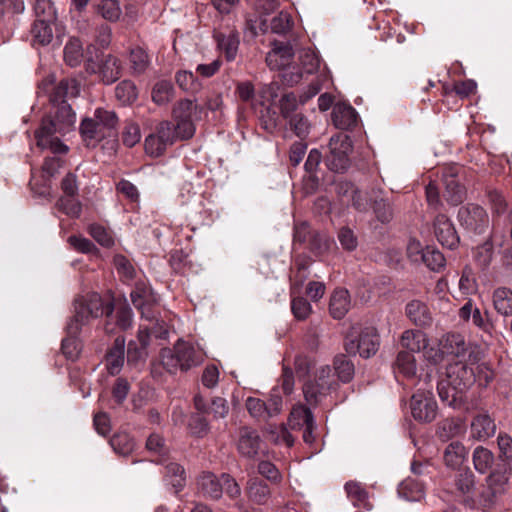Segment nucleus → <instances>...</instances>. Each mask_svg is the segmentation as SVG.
I'll return each instance as SVG.
<instances>
[{
    "mask_svg": "<svg viewBox=\"0 0 512 512\" xmlns=\"http://www.w3.org/2000/svg\"><path fill=\"white\" fill-rule=\"evenodd\" d=\"M479 352L471 351L468 358L453 360L446 367V377L437 386L442 402L454 405L462 394L476 382L475 364L479 362Z\"/></svg>",
    "mask_w": 512,
    "mask_h": 512,
    "instance_id": "f257e3e1",
    "label": "nucleus"
},
{
    "mask_svg": "<svg viewBox=\"0 0 512 512\" xmlns=\"http://www.w3.org/2000/svg\"><path fill=\"white\" fill-rule=\"evenodd\" d=\"M203 361V352L192 343L183 340H178L172 348H164L160 352L161 365L171 375L178 371L187 372Z\"/></svg>",
    "mask_w": 512,
    "mask_h": 512,
    "instance_id": "f03ea898",
    "label": "nucleus"
},
{
    "mask_svg": "<svg viewBox=\"0 0 512 512\" xmlns=\"http://www.w3.org/2000/svg\"><path fill=\"white\" fill-rule=\"evenodd\" d=\"M339 386V382L329 365L320 366L314 375L313 380L307 381L303 385V394L305 400L310 405L321 403L332 391Z\"/></svg>",
    "mask_w": 512,
    "mask_h": 512,
    "instance_id": "7ed1b4c3",
    "label": "nucleus"
},
{
    "mask_svg": "<svg viewBox=\"0 0 512 512\" xmlns=\"http://www.w3.org/2000/svg\"><path fill=\"white\" fill-rule=\"evenodd\" d=\"M107 317L104 324V331L107 334H114L116 329L127 330L132 327L133 312L129 305L120 303L117 306L113 302L101 303L98 310Z\"/></svg>",
    "mask_w": 512,
    "mask_h": 512,
    "instance_id": "20e7f679",
    "label": "nucleus"
},
{
    "mask_svg": "<svg viewBox=\"0 0 512 512\" xmlns=\"http://www.w3.org/2000/svg\"><path fill=\"white\" fill-rule=\"evenodd\" d=\"M329 154H327L325 163L329 170L343 172L349 166L348 153L351 149L349 137L338 134L330 138Z\"/></svg>",
    "mask_w": 512,
    "mask_h": 512,
    "instance_id": "39448f33",
    "label": "nucleus"
},
{
    "mask_svg": "<svg viewBox=\"0 0 512 512\" xmlns=\"http://www.w3.org/2000/svg\"><path fill=\"white\" fill-rule=\"evenodd\" d=\"M346 351L359 354L363 358L374 355L379 347V336L373 327H366L357 336H349L345 343Z\"/></svg>",
    "mask_w": 512,
    "mask_h": 512,
    "instance_id": "423d86ee",
    "label": "nucleus"
},
{
    "mask_svg": "<svg viewBox=\"0 0 512 512\" xmlns=\"http://www.w3.org/2000/svg\"><path fill=\"white\" fill-rule=\"evenodd\" d=\"M410 409L415 420L430 423L436 418L438 407L431 392L419 390L411 397Z\"/></svg>",
    "mask_w": 512,
    "mask_h": 512,
    "instance_id": "0eeeda50",
    "label": "nucleus"
},
{
    "mask_svg": "<svg viewBox=\"0 0 512 512\" xmlns=\"http://www.w3.org/2000/svg\"><path fill=\"white\" fill-rule=\"evenodd\" d=\"M458 218L462 226L476 234L484 233L489 226V217L486 211L476 204L461 207Z\"/></svg>",
    "mask_w": 512,
    "mask_h": 512,
    "instance_id": "6e6552de",
    "label": "nucleus"
},
{
    "mask_svg": "<svg viewBox=\"0 0 512 512\" xmlns=\"http://www.w3.org/2000/svg\"><path fill=\"white\" fill-rule=\"evenodd\" d=\"M51 115L45 117L41 124H47L49 129L58 131L59 134H65L75 124L76 116L68 103H61L53 106Z\"/></svg>",
    "mask_w": 512,
    "mask_h": 512,
    "instance_id": "1a4fd4ad",
    "label": "nucleus"
},
{
    "mask_svg": "<svg viewBox=\"0 0 512 512\" xmlns=\"http://www.w3.org/2000/svg\"><path fill=\"white\" fill-rule=\"evenodd\" d=\"M439 346L443 354L453 356L454 360L468 358L469 352L476 351L467 345L464 336L459 333L445 334L441 338Z\"/></svg>",
    "mask_w": 512,
    "mask_h": 512,
    "instance_id": "9d476101",
    "label": "nucleus"
},
{
    "mask_svg": "<svg viewBox=\"0 0 512 512\" xmlns=\"http://www.w3.org/2000/svg\"><path fill=\"white\" fill-rule=\"evenodd\" d=\"M434 234L438 242L449 249L459 244V236L452 222L443 214L438 215L434 221Z\"/></svg>",
    "mask_w": 512,
    "mask_h": 512,
    "instance_id": "9b49d317",
    "label": "nucleus"
},
{
    "mask_svg": "<svg viewBox=\"0 0 512 512\" xmlns=\"http://www.w3.org/2000/svg\"><path fill=\"white\" fill-rule=\"evenodd\" d=\"M262 440L259 433L249 427H242L239 430L237 448L239 453L247 458H254L260 451Z\"/></svg>",
    "mask_w": 512,
    "mask_h": 512,
    "instance_id": "f8f14e48",
    "label": "nucleus"
},
{
    "mask_svg": "<svg viewBox=\"0 0 512 512\" xmlns=\"http://www.w3.org/2000/svg\"><path fill=\"white\" fill-rule=\"evenodd\" d=\"M123 66L119 58L112 54L103 55L98 63V78L104 84H112L122 74Z\"/></svg>",
    "mask_w": 512,
    "mask_h": 512,
    "instance_id": "ddd939ff",
    "label": "nucleus"
},
{
    "mask_svg": "<svg viewBox=\"0 0 512 512\" xmlns=\"http://www.w3.org/2000/svg\"><path fill=\"white\" fill-rule=\"evenodd\" d=\"M55 134H59V132L49 129L47 124H41L35 132L37 146L41 149H49L54 154H65L68 147Z\"/></svg>",
    "mask_w": 512,
    "mask_h": 512,
    "instance_id": "4468645a",
    "label": "nucleus"
},
{
    "mask_svg": "<svg viewBox=\"0 0 512 512\" xmlns=\"http://www.w3.org/2000/svg\"><path fill=\"white\" fill-rule=\"evenodd\" d=\"M332 122L341 130H349L356 126L358 114L349 104L337 103L333 106Z\"/></svg>",
    "mask_w": 512,
    "mask_h": 512,
    "instance_id": "2eb2a0df",
    "label": "nucleus"
},
{
    "mask_svg": "<svg viewBox=\"0 0 512 512\" xmlns=\"http://www.w3.org/2000/svg\"><path fill=\"white\" fill-rule=\"evenodd\" d=\"M125 337L118 336L105 356V365L110 375L118 374L124 364Z\"/></svg>",
    "mask_w": 512,
    "mask_h": 512,
    "instance_id": "dca6fc26",
    "label": "nucleus"
},
{
    "mask_svg": "<svg viewBox=\"0 0 512 512\" xmlns=\"http://www.w3.org/2000/svg\"><path fill=\"white\" fill-rule=\"evenodd\" d=\"M496 432L494 419L486 413H479L474 416L471 422V437L478 441H485Z\"/></svg>",
    "mask_w": 512,
    "mask_h": 512,
    "instance_id": "f3484780",
    "label": "nucleus"
},
{
    "mask_svg": "<svg viewBox=\"0 0 512 512\" xmlns=\"http://www.w3.org/2000/svg\"><path fill=\"white\" fill-rule=\"evenodd\" d=\"M322 155L317 149H312L306 159L304 168L305 175L303 177L304 185L307 190H317L320 185V177L317 169L321 163Z\"/></svg>",
    "mask_w": 512,
    "mask_h": 512,
    "instance_id": "a211bd4d",
    "label": "nucleus"
},
{
    "mask_svg": "<svg viewBox=\"0 0 512 512\" xmlns=\"http://www.w3.org/2000/svg\"><path fill=\"white\" fill-rule=\"evenodd\" d=\"M344 490L353 506L363 507L366 510L372 509L373 505L369 500V493L362 483L350 480L345 483Z\"/></svg>",
    "mask_w": 512,
    "mask_h": 512,
    "instance_id": "6ab92c4d",
    "label": "nucleus"
},
{
    "mask_svg": "<svg viewBox=\"0 0 512 512\" xmlns=\"http://www.w3.org/2000/svg\"><path fill=\"white\" fill-rule=\"evenodd\" d=\"M79 94L77 81L74 79H63L54 88L50 94V102L53 106L61 103H67L66 98H73Z\"/></svg>",
    "mask_w": 512,
    "mask_h": 512,
    "instance_id": "aec40b11",
    "label": "nucleus"
},
{
    "mask_svg": "<svg viewBox=\"0 0 512 512\" xmlns=\"http://www.w3.org/2000/svg\"><path fill=\"white\" fill-rule=\"evenodd\" d=\"M351 301L348 290L338 288L334 290L329 304V311L334 319H342L350 310Z\"/></svg>",
    "mask_w": 512,
    "mask_h": 512,
    "instance_id": "412c9836",
    "label": "nucleus"
},
{
    "mask_svg": "<svg viewBox=\"0 0 512 512\" xmlns=\"http://www.w3.org/2000/svg\"><path fill=\"white\" fill-rule=\"evenodd\" d=\"M246 494L252 503L257 505H265L271 496V491L265 482L258 479L257 477H253L250 478L247 482Z\"/></svg>",
    "mask_w": 512,
    "mask_h": 512,
    "instance_id": "4be33fe9",
    "label": "nucleus"
},
{
    "mask_svg": "<svg viewBox=\"0 0 512 512\" xmlns=\"http://www.w3.org/2000/svg\"><path fill=\"white\" fill-rule=\"evenodd\" d=\"M405 311L407 317L417 326H428L432 322L427 305L420 300H412L407 303Z\"/></svg>",
    "mask_w": 512,
    "mask_h": 512,
    "instance_id": "5701e85b",
    "label": "nucleus"
},
{
    "mask_svg": "<svg viewBox=\"0 0 512 512\" xmlns=\"http://www.w3.org/2000/svg\"><path fill=\"white\" fill-rule=\"evenodd\" d=\"M398 494L408 501H420L425 495L424 482L414 477H407L399 484Z\"/></svg>",
    "mask_w": 512,
    "mask_h": 512,
    "instance_id": "b1692460",
    "label": "nucleus"
},
{
    "mask_svg": "<svg viewBox=\"0 0 512 512\" xmlns=\"http://www.w3.org/2000/svg\"><path fill=\"white\" fill-rule=\"evenodd\" d=\"M60 165L59 157H46L41 168V180H38L35 175L32 177L33 189L49 188L50 179L56 174Z\"/></svg>",
    "mask_w": 512,
    "mask_h": 512,
    "instance_id": "393cba45",
    "label": "nucleus"
},
{
    "mask_svg": "<svg viewBox=\"0 0 512 512\" xmlns=\"http://www.w3.org/2000/svg\"><path fill=\"white\" fill-rule=\"evenodd\" d=\"M198 487L204 496L219 499L222 496V476L217 478L212 473H204L198 479Z\"/></svg>",
    "mask_w": 512,
    "mask_h": 512,
    "instance_id": "a878e982",
    "label": "nucleus"
},
{
    "mask_svg": "<svg viewBox=\"0 0 512 512\" xmlns=\"http://www.w3.org/2000/svg\"><path fill=\"white\" fill-rule=\"evenodd\" d=\"M400 344L410 353L420 352L427 344L426 335L420 330H406L403 332Z\"/></svg>",
    "mask_w": 512,
    "mask_h": 512,
    "instance_id": "bb28decb",
    "label": "nucleus"
},
{
    "mask_svg": "<svg viewBox=\"0 0 512 512\" xmlns=\"http://www.w3.org/2000/svg\"><path fill=\"white\" fill-rule=\"evenodd\" d=\"M92 314V302H88L84 297L76 299L74 319L68 324L69 332L75 333L78 330L79 324L85 323L90 317H92Z\"/></svg>",
    "mask_w": 512,
    "mask_h": 512,
    "instance_id": "cd10ccee",
    "label": "nucleus"
},
{
    "mask_svg": "<svg viewBox=\"0 0 512 512\" xmlns=\"http://www.w3.org/2000/svg\"><path fill=\"white\" fill-rule=\"evenodd\" d=\"M465 432V425L460 418H447L438 425L437 435L443 441L459 436Z\"/></svg>",
    "mask_w": 512,
    "mask_h": 512,
    "instance_id": "c85d7f7f",
    "label": "nucleus"
},
{
    "mask_svg": "<svg viewBox=\"0 0 512 512\" xmlns=\"http://www.w3.org/2000/svg\"><path fill=\"white\" fill-rule=\"evenodd\" d=\"M467 451L464 445L458 441L451 442L444 450V462L450 468H457L466 459Z\"/></svg>",
    "mask_w": 512,
    "mask_h": 512,
    "instance_id": "c756f323",
    "label": "nucleus"
},
{
    "mask_svg": "<svg viewBox=\"0 0 512 512\" xmlns=\"http://www.w3.org/2000/svg\"><path fill=\"white\" fill-rule=\"evenodd\" d=\"M214 37L218 48L225 54L226 59L228 61L234 60L239 46L238 34L234 32H230L228 35L217 33Z\"/></svg>",
    "mask_w": 512,
    "mask_h": 512,
    "instance_id": "7c9ffc66",
    "label": "nucleus"
},
{
    "mask_svg": "<svg viewBox=\"0 0 512 512\" xmlns=\"http://www.w3.org/2000/svg\"><path fill=\"white\" fill-rule=\"evenodd\" d=\"M493 305L495 310L507 317L512 315V290L506 287L497 288L493 292Z\"/></svg>",
    "mask_w": 512,
    "mask_h": 512,
    "instance_id": "2f4dec72",
    "label": "nucleus"
},
{
    "mask_svg": "<svg viewBox=\"0 0 512 512\" xmlns=\"http://www.w3.org/2000/svg\"><path fill=\"white\" fill-rule=\"evenodd\" d=\"M332 370L338 382H350L354 376V364L343 354L335 356Z\"/></svg>",
    "mask_w": 512,
    "mask_h": 512,
    "instance_id": "473e14b6",
    "label": "nucleus"
},
{
    "mask_svg": "<svg viewBox=\"0 0 512 512\" xmlns=\"http://www.w3.org/2000/svg\"><path fill=\"white\" fill-rule=\"evenodd\" d=\"M164 464L165 480L178 492L185 485L186 477L184 468L176 462H165Z\"/></svg>",
    "mask_w": 512,
    "mask_h": 512,
    "instance_id": "72a5a7b5",
    "label": "nucleus"
},
{
    "mask_svg": "<svg viewBox=\"0 0 512 512\" xmlns=\"http://www.w3.org/2000/svg\"><path fill=\"white\" fill-rule=\"evenodd\" d=\"M53 20L36 19L32 26V36L35 43L47 45L53 38L51 22Z\"/></svg>",
    "mask_w": 512,
    "mask_h": 512,
    "instance_id": "f704fd0d",
    "label": "nucleus"
},
{
    "mask_svg": "<svg viewBox=\"0 0 512 512\" xmlns=\"http://www.w3.org/2000/svg\"><path fill=\"white\" fill-rule=\"evenodd\" d=\"M115 97L124 106L133 104L138 98L136 85L130 80L121 81L115 88Z\"/></svg>",
    "mask_w": 512,
    "mask_h": 512,
    "instance_id": "c9c22d12",
    "label": "nucleus"
},
{
    "mask_svg": "<svg viewBox=\"0 0 512 512\" xmlns=\"http://www.w3.org/2000/svg\"><path fill=\"white\" fill-rule=\"evenodd\" d=\"M312 420H314V417L311 410L303 405H297L293 407L290 413L288 425L292 430L302 429Z\"/></svg>",
    "mask_w": 512,
    "mask_h": 512,
    "instance_id": "e433bc0d",
    "label": "nucleus"
},
{
    "mask_svg": "<svg viewBox=\"0 0 512 512\" xmlns=\"http://www.w3.org/2000/svg\"><path fill=\"white\" fill-rule=\"evenodd\" d=\"M460 167L446 168L442 174V182L447 192H460L462 189L467 190L468 187L461 183Z\"/></svg>",
    "mask_w": 512,
    "mask_h": 512,
    "instance_id": "4c0bfd02",
    "label": "nucleus"
},
{
    "mask_svg": "<svg viewBox=\"0 0 512 512\" xmlns=\"http://www.w3.org/2000/svg\"><path fill=\"white\" fill-rule=\"evenodd\" d=\"M174 97V87L170 81L160 80L152 89V100L157 105H165Z\"/></svg>",
    "mask_w": 512,
    "mask_h": 512,
    "instance_id": "58836bf2",
    "label": "nucleus"
},
{
    "mask_svg": "<svg viewBox=\"0 0 512 512\" xmlns=\"http://www.w3.org/2000/svg\"><path fill=\"white\" fill-rule=\"evenodd\" d=\"M175 81L180 89L188 93H196L200 91L201 82L191 71H178L175 75Z\"/></svg>",
    "mask_w": 512,
    "mask_h": 512,
    "instance_id": "ea45409f",
    "label": "nucleus"
},
{
    "mask_svg": "<svg viewBox=\"0 0 512 512\" xmlns=\"http://www.w3.org/2000/svg\"><path fill=\"white\" fill-rule=\"evenodd\" d=\"M299 102L300 99L298 100L296 95L292 92L282 95L278 106L280 114L285 119V121L301 113L299 111Z\"/></svg>",
    "mask_w": 512,
    "mask_h": 512,
    "instance_id": "a19ab883",
    "label": "nucleus"
},
{
    "mask_svg": "<svg viewBox=\"0 0 512 512\" xmlns=\"http://www.w3.org/2000/svg\"><path fill=\"white\" fill-rule=\"evenodd\" d=\"M109 443L116 453L123 456L130 454L135 446L134 440L126 432L115 434Z\"/></svg>",
    "mask_w": 512,
    "mask_h": 512,
    "instance_id": "79ce46f5",
    "label": "nucleus"
},
{
    "mask_svg": "<svg viewBox=\"0 0 512 512\" xmlns=\"http://www.w3.org/2000/svg\"><path fill=\"white\" fill-rule=\"evenodd\" d=\"M333 244V239L324 233L314 232L309 238V249L318 256L327 253Z\"/></svg>",
    "mask_w": 512,
    "mask_h": 512,
    "instance_id": "37998d69",
    "label": "nucleus"
},
{
    "mask_svg": "<svg viewBox=\"0 0 512 512\" xmlns=\"http://www.w3.org/2000/svg\"><path fill=\"white\" fill-rule=\"evenodd\" d=\"M494 456L490 450L482 446L477 447L473 452V463L475 469L480 473H486L492 467Z\"/></svg>",
    "mask_w": 512,
    "mask_h": 512,
    "instance_id": "c03bdc74",
    "label": "nucleus"
},
{
    "mask_svg": "<svg viewBox=\"0 0 512 512\" xmlns=\"http://www.w3.org/2000/svg\"><path fill=\"white\" fill-rule=\"evenodd\" d=\"M396 365L400 373L410 378L416 374L415 357L410 352L400 351L397 356Z\"/></svg>",
    "mask_w": 512,
    "mask_h": 512,
    "instance_id": "a18cd8bd",
    "label": "nucleus"
},
{
    "mask_svg": "<svg viewBox=\"0 0 512 512\" xmlns=\"http://www.w3.org/2000/svg\"><path fill=\"white\" fill-rule=\"evenodd\" d=\"M421 263H424L430 270L439 272L445 267L446 259L435 247L427 246L425 257H423Z\"/></svg>",
    "mask_w": 512,
    "mask_h": 512,
    "instance_id": "49530a36",
    "label": "nucleus"
},
{
    "mask_svg": "<svg viewBox=\"0 0 512 512\" xmlns=\"http://www.w3.org/2000/svg\"><path fill=\"white\" fill-rule=\"evenodd\" d=\"M337 239L342 249L349 253L355 251L359 244L357 235L347 226H343L338 230Z\"/></svg>",
    "mask_w": 512,
    "mask_h": 512,
    "instance_id": "de8ad7c7",
    "label": "nucleus"
},
{
    "mask_svg": "<svg viewBox=\"0 0 512 512\" xmlns=\"http://www.w3.org/2000/svg\"><path fill=\"white\" fill-rule=\"evenodd\" d=\"M101 142V150L107 159L103 162H109L115 155L118 149V132H111V134H103L102 138L98 137V143Z\"/></svg>",
    "mask_w": 512,
    "mask_h": 512,
    "instance_id": "09e8293b",
    "label": "nucleus"
},
{
    "mask_svg": "<svg viewBox=\"0 0 512 512\" xmlns=\"http://www.w3.org/2000/svg\"><path fill=\"white\" fill-rule=\"evenodd\" d=\"M118 117L114 111L102 110L98 108V134L104 129L107 134L117 132Z\"/></svg>",
    "mask_w": 512,
    "mask_h": 512,
    "instance_id": "8fccbe9b",
    "label": "nucleus"
},
{
    "mask_svg": "<svg viewBox=\"0 0 512 512\" xmlns=\"http://www.w3.org/2000/svg\"><path fill=\"white\" fill-rule=\"evenodd\" d=\"M57 205L60 210L72 217H77L81 211V204L75 197V194H63L59 198Z\"/></svg>",
    "mask_w": 512,
    "mask_h": 512,
    "instance_id": "3c124183",
    "label": "nucleus"
},
{
    "mask_svg": "<svg viewBox=\"0 0 512 512\" xmlns=\"http://www.w3.org/2000/svg\"><path fill=\"white\" fill-rule=\"evenodd\" d=\"M130 63L134 74H142L149 64L147 53L140 47L132 49L130 52Z\"/></svg>",
    "mask_w": 512,
    "mask_h": 512,
    "instance_id": "603ef678",
    "label": "nucleus"
},
{
    "mask_svg": "<svg viewBox=\"0 0 512 512\" xmlns=\"http://www.w3.org/2000/svg\"><path fill=\"white\" fill-rule=\"evenodd\" d=\"M109 21H117L122 13L117 0H102L98 4V14Z\"/></svg>",
    "mask_w": 512,
    "mask_h": 512,
    "instance_id": "864d4df0",
    "label": "nucleus"
},
{
    "mask_svg": "<svg viewBox=\"0 0 512 512\" xmlns=\"http://www.w3.org/2000/svg\"><path fill=\"white\" fill-rule=\"evenodd\" d=\"M82 57L81 44L79 40L72 39L64 47V60L71 66L75 67L80 63Z\"/></svg>",
    "mask_w": 512,
    "mask_h": 512,
    "instance_id": "5fc2aeb1",
    "label": "nucleus"
},
{
    "mask_svg": "<svg viewBox=\"0 0 512 512\" xmlns=\"http://www.w3.org/2000/svg\"><path fill=\"white\" fill-rule=\"evenodd\" d=\"M83 142L89 148L96 147V123L91 118H85L80 125Z\"/></svg>",
    "mask_w": 512,
    "mask_h": 512,
    "instance_id": "6e6d98bb",
    "label": "nucleus"
},
{
    "mask_svg": "<svg viewBox=\"0 0 512 512\" xmlns=\"http://www.w3.org/2000/svg\"><path fill=\"white\" fill-rule=\"evenodd\" d=\"M286 122L298 137H305L309 133L310 123L302 112L289 118Z\"/></svg>",
    "mask_w": 512,
    "mask_h": 512,
    "instance_id": "4d7b16f0",
    "label": "nucleus"
},
{
    "mask_svg": "<svg viewBox=\"0 0 512 512\" xmlns=\"http://www.w3.org/2000/svg\"><path fill=\"white\" fill-rule=\"evenodd\" d=\"M291 310L295 318L305 320L312 312L311 304L303 297H294L291 301Z\"/></svg>",
    "mask_w": 512,
    "mask_h": 512,
    "instance_id": "13d9d810",
    "label": "nucleus"
},
{
    "mask_svg": "<svg viewBox=\"0 0 512 512\" xmlns=\"http://www.w3.org/2000/svg\"><path fill=\"white\" fill-rule=\"evenodd\" d=\"M246 408L250 415L259 420H267L266 403L259 398L249 397L246 400Z\"/></svg>",
    "mask_w": 512,
    "mask_h": 512,
    "instance_id": "bf43d9fd",
    "label": "nucleus"
},
{
    "mask_svg": "<svg viewBox=\"0 0 512 512\" xmlns=\"http://www.w3.org/2000/svg\"><path fill=\"white\" fill-rule=\"evenodd\" d=\"M146 447L149 451L159 455V458L156 460L158 463H165L166 459L164 458V456L166 455V447L164 444V440L160 435H150V437L147 439Z\"/></svg>",
    "mask_w": 512,
    "mask_h": 512,
    "instance_id": "052dcab7",
    "label": "nucleus"
},
{
    "mask_svg": "<svg viewBox=\"0 0 512 512\" xmlns=\"http://www.w3.org/2000/svg\"><path fill=\"white\" fill-rule=\"evenodd\" d=\"M197 109V105L191 100H182L173 108V117L175 120L192 119V115Z\"/></svg>",
    "mask_w": 512,
    "mask_h": 512,
    "instance_id": "680f3d73",
    "label": "nucleus"
},
{
    "mask_svg": "<svg viewBox=\"0 0 512 512\" xmlns=\"http://www.w3.org/2000/svg\"><path fill=\"white\" fill-rule=\"evenodd\" d=\"M258 472L271 483L278 484L282 480V475L277 467L269 461H261L258 464Z\"/></svg>",
    "mask_w": 512,
    "mask_h": 512,
    "instance_id": "e2e57ef3",
    "label": "nucleus"
},
{
    "mask_svg": "<svg viewBox=\"0 0 512 512\" xmlns=\"http://www.w3.org/2000/svg\"><path fill=\"white\" fill-rule=\"evenodd\" d=\"M148 356V350L143 346L139 345L137 341L131 340L128 343L127 348V360L128 362L138 363L144 362Z\"/></svg>",
    "mask_w": 512,
    "mask_h": 512,
    "instance_id": "0e129e2a",
    "label": "nucleus"
},
{
    "mask_svg": "<svg viewBox=\"0 0 512 512\" xmlns=\"http://www.w3.org/2000/svg\"><path fill=\"white\" fill-rule=\"evenodd\" d=\"M189 428L197 437H203L207 434L209 425L203 414L195 413L190 418Z\"/></svg>",
    "mask_w": 512,
    "mask_h": 512,
    "instance_id": "69168bd1",
    "label": "nucleus"
},
{
    "mask_svg": "<svg viewBox=\"0 0 512 512\" xmlns=\"http://www.w3.org/2000/svg\"><path fill=\"white\" fill-rule=\"evenodd\" d=\"M34 10L37 19L53 20L55 18V9L50 0H36Z\"/></svg>",
    "mask_w": 512,
    "mask_h": 512,
    "instance_id": "338daca9",
    "label": "nucleus"
},
{
    "mask_svg": "<svg viewBox=\"0 0 512 512\" xmlns=\"http://www.w3.org/2000/svg\"><path fill=\"white\" fill-rule=\"evenodd\" d=\"M500 456L505 461L512 462V438L506 433H500L497 437Z\"/></svg>",
    "mask_w": 512,
    "mask_h": 512,
    "instance_id": "774afa93",
    "label": "nucleus"
}]
</instances>
